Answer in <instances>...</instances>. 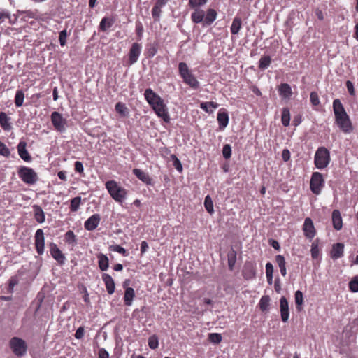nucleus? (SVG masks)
I'll return each mask as SVG.
<instances>
[{
	"label": "nucleus",
	"mask_w": 358,
	"mask_h": 358,
	"mask_svg": "<svg viewBox=\"0 0 358 358\" xmlns=\"http://www.w3.org/2000/svg\"><path fill=\"white\" fill-rule=\"evenodd\" d=\"M331 160L330 152L324 147H320L316 150L314 157V164L319 169L326 168Z\"/></svg>",
	"instance_id": "obj_5"
},
{
	"label": "nucleus",
	"mask_w": 358,
	"mask_h": 358,
	"mask_svg": "<svg viewBox=\"0 0 358 358\" xmlns=\"http://www.w3.org/2000/svg\"><path fill=\"white\" fill-rule=\"evenodd\" d=\"M303 301V293L298 290L295 292V303L296 306H301Z\"/></svg>",
	"instance_id": "obj_52"
},
{
	"label": "nucleus",
	"mask_w": 358,
	"mask_h": 358,
	"mask_svg": "<svg viewBox=\"0 0 358 358\" xmlns=\"http://www.w3.org/2000/svg\"><path fill=\"white\" fill-rule=\"evenodd\" d=\"M333 110L335 122L339 129L344 134L351 133L353 131V126L340 99H336L334 100Z\"/></svg>",
	"instance_id": "obj_1"
},
{
	"label": "nucleus",
	"mask_w": 358,
	"mask_h": 358,
	"mask_svg": "<svg viewBox=\"0 0 358 358\" xmlns=\"http://www.w3.org/2000/svg\"><path fill=\"white\" fill-rule=\"evenodd\" d=\"M208 340L213 343L218 344L222 341V336L217 333H210L208 335Z\"/></svg>",
	"instance_id": "obj_44"
},
{
	"label": "nucleus",
	"mask_w": 358,
	"mask_h": 358,
	"mask_svg": "<svg viewBox=\"0 0 358 358\" xmlns=\"http://www.w3.org/2000/svg\"><path fill=\"white\" fill-rule=\"evenodd\" d=\"M271 57L269 55L262 56L259 61V69L265 70L271 65Z\"/></svg>",
	"instance_id": "obj_33"
},
{
	"label": "nucleus",
	"mask_w": 358,
	"mask_h": 358,
	"mask_svg": "<svg viewBox=\"0 0 358 358\" xmlns=\"http://www.w3.org/2000/svg\"><path fill=\"white\" fill-rule=\"evenodd\" d=\"M332 224L334 228L338 231L343 227V219L338 210H334L331 215Z\"/></svg>",
	"instance_id": "obj_19"
},
{
	"label": "nucleus",
	"mask_w": 358,
	"mask_h": 358,
	"mask_svg": "<svg viewBox=\"0 0 358 358\" xmlns=\"http://www.w3.org/2000/svg\"><path fill=\"white\" fill-rule=\"evenodd\" d=\"M66 38H67L66 30H62V31H60L59 40L60 45L62 46H64L66 45Z\"/></svg>",
	"instance_id": "obj_55"
},
{
	"label": "nucleus",
	"mask_w": 358,
	"mask_h": 358,
	"mask_svg": "<svg viewBox=\"0 0 358 358\" xmlns=\"http://www.w3.org/2000/svg\"><path fill=\"white\" fill-rule=\"evenodd\" d=\"M280 311L282 321L287 322L289 317V310L288 301L285 296H282L280 299Z\"/></svg>",
	"instance_id": "obj_14"
},
{
	"label": "nucleus",
	"mask_w": 358,
	"mask_h": 358,
	"mask_svg": "<svg viewBox=\"0 0 358 358\" xmlns=\"http://www.w3.org/2000/svg\"><path fill=\"white\" fill-rule=\"evenodd\" d=\"M281 122L283 126L287 127L290 122V112L288 108H283L282 110Z\"/></svg>",
	"instance_id": "obj_35"
},
{
	"label": "nucleus",
	"mask_w": 358,
	"mask_h": 358,
	"mask_svg": "<svg viewBox=\"0 0 358 358\" xmlns=\"http://www.w3.org/2000/svg\"><path fill=\"white\" fill-rule=\"evenodd\" d=\"M345 85H346V87L348 89V91L349 94L351 96H355V87H354L353 83L350 80H347L346 83H345Z\"/></svg>",
	"instance_id": "obj_56"
},
{
	"label": "nucleus",
	"mask_w": 358,
	"mask_h": 358,
	"mask_svg": "<svg viewBox=\"0 0 358 358\" xmlns=\"http://www.w3.org/2000/svg\"><path fill=\"white\" fill-rule=\"evenodd\" d=\"M144 96L157 116L168 122L170 118L163 99L150 88L145 90Z\"/></svg>",
	"instance_id": "obj_2"
},
{
	"label": "nucleus",
	"mask_w": 358,
	"mask_h": 358,
	"mask_svg": "<svg viewBox=\"0 0 358 358\" xmlns=\"http://www.w3.org/2000/svg\"><path fill=\"white\" fill-rule=\"evenodd\" d=\"M80 204V198L75 197L71 200V211H76Z\"/></svg>",
	"instance_id": "obj_50"
},
{
	"label": "nucleus",
	"mask_w": 358,
	"mask_h": 358,
	"mask_svg": "<svg viewBox=\"0 0 358 358\" xmlns=\"http://www.w3.org/2000/svg\"><path fill=\"white\" fill-rule=\"evenodd\" d=\"M278 92L282 99H290L292 95V90L290 85L287 83H281L278 86Z\"/></svg>",
	"instance_id": "obj_17"
},
{
	"label": "nucleus",
	"mask_w": 358,
	"mask_h": 358,
	"mask_svg": "<svg viewBox=\"0 0 358 358\" xmlns=\"http://www.w3.org/2000/svg\"><path fill=\"white\" fill-rule=\"evenodd\" d=\"M35 246L36 252L39 255L44 252L45 249V238L43 229H37L35 234Z\"/></svg>",
	"instance_id": "obj_12"
},
{
	"label": "nucleus",
	"mask_w": 358,
	"mask_h": 358,
	"mask_svg": "<svg viewBox=\"0 0 358 358\" xmlns=\"http://www.w3.org/2000/svg\"><path fill=\"white\" fill-rule=\"evenodd\" d=\"M217 120L220 130H223L229 123V115L226 109L221 108L217 113Z\"/></svg>",
	"instance_id": "obj_15"
},
{
	"label": "nucleus",
	"mask_w": 358,
	"mask_h": 358,
	"mask_svg": "<svg viewBox=\"0 0 358 358\" xmlns=\"http://www.w3.org/2000/svg\"><path fill=\"white\" fill-rule=\"evenodd\" d=\"M273 266L271 262H267L266 264V275H273Z\"/></svg>",
	"instance_id": "obj_59"
},
{
	"label": "nucleus",
	"mask_w": 358,
	"mask_h": 358,
	"mask_svg": "<svg viewBox=\"0 0 358 358\" xmlns=\"http://www.w3.org/2000/svg\"><path fill=\"white\" fill-rule=\"evenodd\" d=\"M20 178L27 185H33L38 180V175L29 167L21 166L17 171Z\"/></svg>",
	"instance_id": "obj_7"
},
{
	"label": "nucleus",
	"mask_w": 358,
	"mask_h": 358,
	"mask_svg": "<svg viewBox=\"0 0 358 358\" xmlns=\"http://www.w3.org/2000/svg\"><path fill=\"white\" fill-rule=\"evenodd\" d=\"M33 212L34 218L37 222L41 224L45 220V213L41 206L38 205L33 206Z\"/></svg>",
	"instance_id": "obj_24"
},
{
	"label": "nucleus",
	"mask_w": 358,
	"mask_h": 358,
	"mask_svg": "<svg viewBox=\"0 0 358 358\" xmlns=\"http://www.w3.org/2000/svg\"><path fill=\"white\" fill-rule=\"evenodd\" d=\"M241 19L238 17H234L231 26V33L234 35L237 34L241 28Z\"/></svg>",
	"instance_id": "obj_34"
},
{
	"label": "nucleus",
	"mask_w": 358,
	"mask_h": 358,
	"mask_svg": "<svg viewBox=\"0 0 358 358\" xmlns=\"http://www.w3.org/2000/svg\"><path fill=\"white\" fill-rule=\"evenodd\" d=\"M205 13L203 10L198 8H194V11L191 14V20L194 23L199 24L203 22Z\"/></svg>",
	"instance_id": "obj_25"
},
{
	"label": "nucleus",
	"mask_w": 358,
	"mask_h": 358,
	"mask_svg": "<svg viewBox=\"0 0 358 358\" xmlns=\"http://www.w3.org/2000/svg\"><path fill=\"white\" fill-rule=\"evenodd\" d=\"M106 188L111 197L118 203H122L127 194V191L115 180L107 181Z\"/></svg>",
	"instance_id": "obj_4"
},
{
	"label": "nucleus",
	"mask_w": 358,
	"mask_h": 358,
	"mask_svg": "<svg viewBox=\"0 0 358 358\" xmlns=\"http://www.w3.org/2000/svg\"><path fill=\"white\" fill-rule=\"evenodd\" d=\"M27 143L24 141H20L19 144L17 145V152L19 154V156L24 161L29 162L31 160V157L30 155L29 154L27 148Z\"/></svg>",
	"instance_id": "obj_20"
},
{
	"label": "nucleus",
	"mask_w": 358,
	"mask_h": 358,
	"mask_svg": "<svg viewBox=\"0 0 358 358\" xmlns=\"http://www.w3.org/2000/svg\"><path fill=\"white\" fill-rule=\"evenodd\" d=\"M303 233L307 238L312 239L315 236V229L312 220L306 217L303 224Z\"/></svg>",
	"instance_id": "obj_13"
},
{
	"label": "nucleus",
	"mask_w": 358,
	"mask_h": 358,
	"mask_svg": "<svg viewBox=\"0 0 358 358\" xmlns=\"http://www.w3.org/2000/svg\"><path fill=\"white\" fill-rule=\"evenodd\" d=\"M222 155L225 159H229L231 155V148L229 144L224 145L222 149Z\"/></svg>",
	"instance_id": "obj_51"
},
{
	"label": "nucleus",
	"mask_w": 358,
	"mask_h": 358,
	"mask_svg": "<svg viewBox=\"0 0 358 358\" xmlns=\"http://www.w3.org/2000/svg\"><path fill=\"white\" fill-rule=\"evenodd\" d=\"M135 297L134 289L131 287H127L125 289L124 295V302L126 306H131L134 298Z\"/></svg>",
	"instance_id": "obj_28"
},
{
	"label": "nucleus",
	"mask_w": 358,
	"mask_h": 358,
	"mask_svg": "<svg viewBox=\"0 0 358 358\" xmlns=\"http://www.w3.org/2000/svg\"><path fill=\"white\" fill-rule=\"evenodd\" d=\"M10 13L7 10L0 8V24L5 18H10Z\"/></svg>",
	"instance_id": "obj_57"
},
{
	"label": "nucleus",
	"mask_w": 358,
	"mask_h": 358,
	"mask_svg": "<svg viewBox=\"0 0 358 358\" xmlns=\"http://www.w3.org/2000/svg\"><path fill=\"white\" fill-rule=\"evenodd\" d=\"M344 255V244L342 243H337L332 245L331 250L330 251V257L332 259L336 260L341 258Z\"/></svg>",
	"instance_id": "obj_16"
},
{
	"label": "nucleus",
	"mask_w": 358,
	"mask_h": 358,
	"mask_svg": "<svg viewBox=\"0 0 358 358\" xmlns=\"http://www.w3.org/2000/svg\"><path fill=\"white\" fill-rule=\"evenodd\" d=\"M24 99V94L22 90H17L15 96V104L17 107H20L23 105Z\"/></svg>",
	"instance_id": "obj_36"
},
{
	"label": "nucleus",
	"mask_w": 358,
	"mask_h": 358,
	"mask_svg": "<svg viewBox=\"0 0 358 358\" xmlns=\"http://www.w3.org/2000/svg\"><path fill=\"white\" fill-rule=\"evenodd\" d=\"M84 335V329L82 327H79L75 334V337L76 338H81Z\"/></svg>",
	"instance_id": "obj_63"
},
{
	"label": "nucleus",
	"mask_w": 358,
	"mask_h": 358,
	"mask_svg": "<svg viewBox=\"0 0 358 358\" xmlns=\"http://www.w3.org/2000/svg\"><path fill=\"white\" fill-rule=\"evenodd\" d=\"M174 157H175V159L173 161V164H174L176 169L178 171L181 172L182 170V164H181L180 160L176 157L174 156Z\"/></svg>",
	"instance_id": "obj_61"
},
{
	"label": "nucleus",
	"mask_w": 358,
	"mask_h": 358,
	"mask_svg": "<svg viewBox=\"0 0 358 358\" xmlns=\"http://www.w3.org/2000/svg\"><path fill=\"white\" fill-rule=\"evenodd\" d=\"M236 255V252L234 250L231 253L228 254V266L230 270H233L235 265Z\"/></svg>",
	"instance_id": "obj_46"
},
{
	"label": "nucleus",
	"mask_w": 358,
	"mask_h": 358,
	"mask_svg": "<svg viewBox=\"0 0 358 358\" xmlns=\"http://www.w3.org/2000/svg\"><path fill=\"white\" fill-rule=\"evenodd\" d=\"M315 13L318 20L321 21L324 20V16L322 10H320V8H316Z\"/></svg>",
	"instance_id": "obj_62"
},
{
	"label": "nucleus",
	"mask_w": 358,
	"mask_h": 358,
	"mask_svg": "<svg viewBox=\"0 0 358 358\" xmlns=\"http://www.w3.org/2000/svg\"><path fill=\"white\" fill-rule=\"evenodd\" d=\"M0 155L4 157L10 155V150L8 147L0 141Z\"/></svg>",
	"instance_id": "obj_53"
},
{
	"label": "nucleus",
	"mask_w": 358,
	"mask_h": 358,
	"mask_svg": "<svg viewBox=\"0 0 358 358\" xmlns=\"http://www.w3.org/2000/svg\"><path fill=\"white\" fill-rule=\"evenodd\" d=\"M102 280L105 283V286L106 287V290L109 294H112L115 292V282L112 277L107 274L103 273L102 275Z\"/></svg>",
	"instance_id": "obj_22"
},
{
	"label": "nucleus",
	"mask_w": 358,
	"mask_h": 358,
	"mask_svg": "<svg viewBox=\"0 0 358 358\" xmlns=\"http://www.w3.org/2000/svg\"><path fill=\"white\" fill-rule=\"evenodd\" d=\"M204 207L210 215L214 213L213 202L210 195H207L204 199Z\"/></svg>",
	"instance_id": "obj_37"
},
{
	"label": "nucleus",
	"mask_w": 358,
	"mask_h": 358,
	"mask_svg": "<svg viewBox=\"0 0 358 358\" xmlns=\"http://www.w3.org/2000/svg\"><path fill=\"white\" fill-rule=\"evenodd\" d=\"M9 346L14 355L17 357L24 355L27 350L26 342L19 337L12 338L9 341Z\"/></svg>",
	"instance_id": "obj_8"
},
{
	"label": "nucleus",
	"mask_w": 358,
	"mask_h": 358,
	"mask_svg": "<svg viewBox=\"0 0 358 358\" xmlns=\"http://www.w3.org/2000/svg\"><path fill=\"white\" fill-rule=\"evenodd\" d=\"M157 52V48L155 45H152V47L148 49V57H153L156 53Z\"/></svg>",
	"instance_id": "obj_58"
},
{
	"label": "nucleus",
	"mask_w": 358,
	"mask_h": 358,
	"mask_svg": "<svg viewBox=\"0 0 358 358\" xmlns=\"http://www.w3.org/2000/svg\"><path fill=\"white\" fill-rule=\"evenodd\" d=\"M114 22H115V20L113 18L104 17L101 20L100 24H99L100 30H101L103 31H106L107 29H108L110 27H112Z\"/></svg>",
	"instance_id": "obj_32"
},
{
	"label": "nucleus",
	"mask_w": 358,
	"mask_h": 358,
	"mask_svg": "<svg viewBox=\"0 0 358 358\" xmlns=\"http://www.w3.org/2000/svg\"><path fill=\"white\" fill-rule=\"evenodd\" d=\"M217 15V13L215 10L213 8L208 9L206 15L204 17L203 26L205 27L210 25L215 20Z\"/></svg>",
	"instance_id": "obj_23"
},
{
	"label": "nucleus",
	"mask_w": 358,
	"mask_h": 358,
	"mask_svg": "<svg viewBox=\"0 0 358 358\" xmlns=\"http://www.w3.org/2000/svg\"><path fill=\"white\" fill-rule=\"evenodd\" d=\"M51 122L55 129L60 132H62L66 129V120L58 112H53L51 114Z\"/></svg>",
	"instance_id": "obj_10"
},
{
	"label": "nucleus",
	"mask_w": 358,
	"mask_h": 358,
	"mask_svg": "<svg viewBox=\"0 0 358 358\" xmlns=\"http://www.w3.org/2000/svg\"><path fill=\"white\" fill-rule=\"evenodd\" d=\"M133 173L140 180L144 182L146 185L152 184V178L149 176V174L141 169H134L132 171Z\"/></svg>",
	"instance_id": "obj_21"
},
{
	"label": "nucleus",
	"mask_w": 358,
	"mask_h": 358,
	"mask_svg": "<svg viewBox=\"0 0 358 358\" xmlns=\"http://www.w3.org/2000/svg\"><path fill=\"white\" fill-rule=\"evenodd\" d=\"M242 274L244 279L247 280H252L256 277L255 264L252 262H247L243 268Z\"/></svg>",
	"instance_id": "obj_11"
},
{
	"label": "nucleus",
	"mask_w": 358,
	"mask_h": 358,
	"mask_svg": "<svg viewBox=\"0 0 358 358\" xmlns=\"http://www.w3.org/2000/svg\"><path fill=\"white\" fill-rule=\"evenodd\" d=\"M275 262L279 266L281 275L285 277L287 275L286 262L285 257L281 255H276Z\"/></svg>",
	"instance_id": "obj_29"
},
{
	"label": "nucleus",
	"mask_w": 358,
	"mask_h": 358,
	"mask_svg": "<svg viewBox=\"0 0 358 358\" xmlns=\"http://www.w3.org/2000/svg\"><path fill=\"white\" fill-rule=\"evenodd\" d=\"M50 251L52 257L58 263L63 264L64 262L65 257L56 244L51 243L50 245Z\"/></svg>",
	"instance_id": "obj_18"
},
{
	"label": "nucleus",
	"mask_w": 358,
	"mask_h": 358,
	"mask_svg": "<svg viewBox=\"0 0 358 358\" xmlns=\"http://www.w3.org/2000/svg\"><path fill=\"white\" fill-rule=\"evenodd\" d=\"M349 289L352 292H358V275L355 276L349 282Z\"/></svg>",
	"instance_id": "obj_41"
},
{
	"label": "nucleus",
	"mask_w": 358,
	"mask_h": 358,
	"mask_svg": "<svg viewBox=\"0 0 358 358\" xmlns=\"http://www.w3.org/2000/svg\"><path fill=\"white\" fill-rule=\"evenodd\" d=\"M0 125L5 131H10L12 129L10 118L4 112L0 113Z\"/></svg>",
	"instance_id": "obj_26"
},
{
	"label": "nucleus",
	"mask_w": 358,
	"mask_h": 358,
	"mask_svg": "<svg viewBox=\"0 0 358 358\" xmlns=\"http://www.w3.org/2000/svg\"><path fill=\"white\" fill-rule=\"evenodd\" d=\"M311 257L313 259H317L320 256V249L318 247V244L315 242H313L311 245Z\"/></svg>",
	"instance_id": "obj_43"
},
{
	"label": "nucleus",
	"mask_w": 358,
	"mask_h": 358,
	"mask_svg": "<svg viewBox=\"0 0 358 358\" xmlns=\"http://www.w3.org/2000/svg\"><path fill=\"white\" fill-rule=\"evenodd\" d=\"M325 185L324 178L320 172H313L310 180V189L315 195L321 194L322 189Z\"/></svg>",
	"instance_id": "obj_6"
},
{
	"label": "nucleus",
	"mask_w": 358,
	"mask_h": 358,
	"mask_svg": "<svg viewBox=\"0 0 358 358\" xmlns=\"http://www.w3.org/2000/svg\"><path fill=\"white\" fill-rule=\"evenodd\" d=\"M310 101L313 106H317L320 105V101L319 96L316 92H312L310 94Z\"/></svg>",
	"instance_id": "obj_49"
},
{
	"label": "nucleus",
	"mask_w": 358,
	"mask_h": 358,
	"mask_svg": "<svg viewBox=\"0 0 358 358\" xmlns=\"http://www.w3.org/2000/svg\"><path fill=\"white\" fill-rule=\"evenodd\" d=\"M64 240L67 243L71 245L76 243V236L72 231H69L65 234Z\"/></svg>",
	"instance_id": "obj_40"
},
{
	"label": "nucleus",
	"mask_w": 358,
	"mask_h": 358,
	"mask_svg": "<svg viewBox=\"0 0 358 358\" xmlns=\"http://www.w3.org/2000/svg\"><path fill=\"white\" fill-rule=\"evenodd\" d=\"M142 50V45L138 43H133L128 53V59L126 66H131L135 64L141 55Z\"/></svg>",
	"instance_id": "obj_9"
},
{
	"label": "nucleus",
	"mask_w": 358,
	"mask_h": 358,
	"mask_svg": "<svg viewBox=\"0 0 358 358\" xmlns=\"http://www.w3.org/2000/svg\"><path fill=\"white\" fill-rule=\"evenodd\" d=\"M282 157L285 162L288 161L290 158L289 151L287 149L284 150L282 153Z\"/></svg>",
	"instance_id": "obj_64"
},
{
	"label": "nucleus",
	"mask_w": 358,
	"mask_h": 358,
	"mask_svg": "<svg viewBox=\"0 0 358 358\" xmlns=\"http://www.w3.org/2000/svg\"><path fill=\"white\" fill-rule=\"evenodd\" d=\"M208 0H189V6L192 8H199L203 6Z\"/></svg>",
	"instance_id": "obj_47"
},
{
	"label": "nucleus",
	"mask_w": 358,
	"mask_h": 358,
	"mask_svg": "<svg viewBox=\"0 0 358 358\" xmlns=\"http://www.w3.org/2000/svg\"><path fill=\"white\" fill-rule=\"evenodd\" d=\"M158 345H159V341H158L157 336L156 335H152V336H150L148 338V346L151 349L155 350L158 348Z\"/></svg>",
	"instance_id": "obj_42"
},
{
	"label": "nucleus",
	"mask_w": 358,
	"mask_h": 358,
	"mask_svg": "<svg viewBox=\"0 0 358 358\" xmlns=\"http://www.w3.org/2000/svg\"><path fill=\"white\" fill-rule=\"evenodd\" d=\"M178 72L183 82L191 88L196 90L199 87V82L195 76L192 73L185 62H180L178 64Z\"/></svg>",
	"instance_id": "obj_3"
},
{
	"label": "nucleus",
	"mask_w": 358,
	"mask_h": 358,
	"mask_svg": "<svg viewBox=\"0 0 358 358\" xmlns=\"http://www.w3.org/2000/svg\"><path fill=\"white\" fill-rule=\"evenodd\" d=\"M99 266L101 271H106L108 268V259L106 256L101 255L99 257Z\"/></svg>",
	"instance_id": "obj_38"
},
{
	"label": "nucleus",
	"mask_w": 358,
	"mask_h": 358,
	"mask_svg": "<svg viewBox=\"0 0 358 358\" xmlns=\"http://www.w3.org/2000/svg\"><path fill=\"white\" fill-rule=\"evenodd\" d=\"M162 9L154 5L152 9V15L155 22L159 21Z\"/></svg>",
	"instance_id": "obj_48"
},
{
	"label": "nucleus",
	"mask_w": 358,
	"mask_h": 358,
	"mask_svg": "<svg viewBox=\"0 0 358 358\" xmlns=\"http://www.w3.org/2000/svg\"><path fill=\"white\" fill-rule=\"evenodd\" d=\"M270 296L268 295L263 296L259 303V307L262 312L266 313L268 311L270 305Z\"/></svg>",
	"instance_id": "obj_30"
},
{
	"label": "nucleus",
	"mask_w": 358,
	"mask_h": 358,
	"mask_svg": "<svg viewBox=\"0 0 358 358\" xmlns=\"http://www.w3.org/2000/svg\"><path fill=\"white\" fill-rule=\"evenodd\" d=\"M109 249L111 251L117 252L121 254L124 257H127L129 255L127 251L124 248H122V246H120L119 245H110Z\"/></svg>",
	"instance_id": "obj_39"
},
{
	"label": "nucleus",
	"mask_w": 358,
	"mask_h": 358,
	"mask_svg": "<svg viewBox=\"0 0 358 358\" xmlns=\"http://www.w3.org/2000/svg\"><path fill=\"white\" fill-rule=\"evenodd\" d=\"M143 32V27L141 22L138 21L136 23V33L139 39L141 38Z\"/></svg>",
	"instance_id": "obj_54"
},
{
	"label": "nucleus",
	"mask_w": 358,
	"mask_h": 358,
	"mask_svg": "<svg viewBox=\"0 0 358 358\" xmlns=\"http://www.w3.org/2000/svg\"><path fill=\"white\" fill-rule=\"evenodd\" d=\"M115 109L121 117H127L129 115V108L122 102H117L115 104Z\"/></svg>",
	"instance_id": "obj_27"
},
{
	"label": "nucleus",
	"mask_w": 358,
	"mask_h": 358,
	"mask_svg": "<svg viewBox=\"0 0 358 358\" xmlns=\"http://www.w3.org/2000/svg\"><path fill=\"white\" fill-rule=\"evenodd\" d=\"M218 107V104L214 101L202 102L200 103V108L205 112L211 113L213 110Z\"/></svg>",
	"instance_id": "obj_31"
},
{
	"label": "nucleus",
	"mask_w": 358,
	"mask_h": 358,
	"mask_svg": "<svg viewBox=\"0 0 358 358\" xmlns=\"http://www.w3.org/2000/svg\"><path fill=\"white\" fill-rule=\"evenodd\" d=\"M99 358H109L108 352L103 348H101L99 350Z\"/></svg>",
	"instance_id": "obj_60"
},
{
	"label": "nucleus",
	"mask_w": 358,
	"mask_h": 358,
	"mask_svg": "<svg viewBox=\"0 0 358 358\" xmlns=\"http://www.w3.org/2000/svg\"><path fill=\"white\" fill-rule=\"evenodd\" d=\"M101 217L99 214H94L91 216V231L95 229L99 224Z\"/></svg>",
	"instance_id": "obj_45"
}]
</instances>
